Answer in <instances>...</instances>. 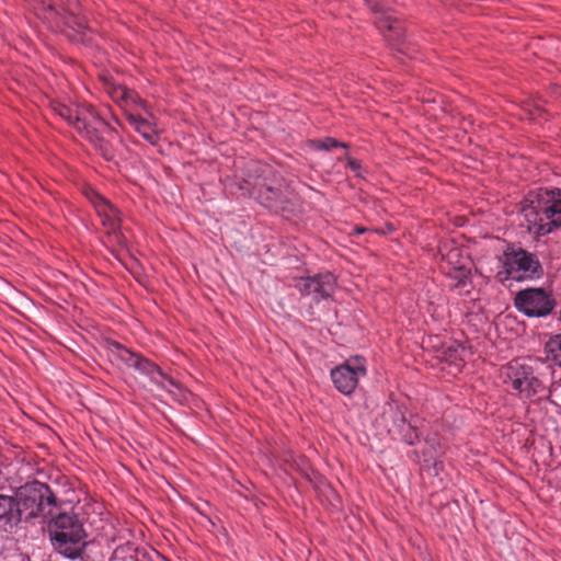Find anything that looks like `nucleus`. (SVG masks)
Returning a JSON list of instances; mask_svg holds the SVG:
<instances>
[{
	"label": "nucleus",
	"instance_id": "1",
	"mask_svg": "<svg viewBox=\"0 0 561 561\" xmlns=\"http://www.w3.org/2000/svg\"><path fill=\"white\" fill-rule=\"evenodd\" d=\"M51 108L90 141L106 160L114 158V149L110 141L104 138V135L110 137L115 133V129L93 106L89 104L67 105L57 102L51 105Z\"/></svg>",
	"mask_w": 561,
	"mask_h": 561
},
{
	"label": "nucleus",
	"instance_id": "2",
	"mask_svg": "<svg viewBox=\"0 0 561 561\" xmlns=\"http://www.w3.org/2000/svg\"><path fill=\"white\" fill-rule=\"evenodd\" d=\"M522 213L529 231L541 236L550 233L561 225V190L540 188L530 193Z\"/></svg>",
	"mask_w": 561,
	"mask_h": 561
},
{
	"label": "nucleus",
	"instance_id": "3",
	"mask_svg": "<svg viewBox=\"0 0 561 561\" xmlns=\"http://www.w3.org/2000/svg\"><path fill=\"white\" fill-rule=\"evenodd\" d=\"M48 533L55 549L67 558L76 559L82 553L84 530L76 515L60 513L50 516Z\"/></svg>",
	"mask_w": 561,
	"mask_h": 561
},
{
	"label": "nucleus",
	"instance_id": "4",
	"mask_svg": "<svg viewBox=\"0 0 561 561\" xmlns=\"http://www.w3.org/2000/svg\"><path fill=\"white\" fill-rule=\"evenodd\" d=\"M13 499L21 511L22 523L39 516H53V510L57 507V499L50 488L38 481L20 486Z\"/></svg>",
	"mask_w": 561,
	"mask_h": 561
},
{
	"label": "nucleus",
	"instance_id": "5",
	"mask_svg": "<svg viewBox=\"0 0 561 561\" xmlns=\"http://www.w3.org/2000/svg\"><path fill=\"white\" fill-rule=\"evenodd\" d=\"M503 382L523 399H531L546 393V381L536 369L524 362L512 360L502 371Z\"/></svg>",
	"mask_w": 561,
	"mask_h": 561
},
{
	"label": "nucleus",
	"instance_id": "6",
	"mask_svg": "<svg viewBox=\"0 0 561 561\" xmlns=\"http://www.w3.org/2000/svg\"><path fill=\"white\" fill-rule=\"evenodd\" d=\"M541 272L540 263L534 254L512 247L504 252L497 277L501 282L524 280L539 277Z\"/></svg>",
	"mask_w": 561,
	"mask_h": 561
},
{
	"label": "nucleus",
	"instance_id": "7",
	"mask_svg": "<svg viewBox=\"0 0 561 561\" xmlns=\"http://www.w3.org/2000/svg\"><path fill=\"white\" fill-rule=\"evenodd\" d=\"M256 198L273 211L288 210L294 205L296 194L293 187L282 178L265 179L254 185Z\"/></svg>",
	"mask_w": 561,
	"mask_h": 561
},
{
	"label": "nucleus",
	"instance_id": "8",
	"mask_svg": "<svg viewBox=\"0 0 561 561\" xmlns=\"http://www.w3.org/2000/svg\"><path fill=\"white\" fill-rule=\"evenodd\" d=\"M87 196L101 218V222L106 230L110 242L118 245H125V237L119 230L121 218L118 210L94 190H89L87 192Z\"/></svg>",
	"mask_w": 561,
	"mask_h": 561
},
{
	"label": "nucleus",
	"instance_id": "9",
	"mask_svg": "<svg viewBox=\"0 0 561 561\" xmlns=\"http://www.w3.org/2000/svg\"><path fill=\"white\" fill-rule=\"evenodd\" d=\"M516 308L528 317H545L554 308V300L543 288H525L514 299Z\"/></svg>",
	"mask_w": 561,
	"mask_h": 561
},
{
	"label": "nucleus",
	"instance_id": "10",
	"mask_svg": "<svg viewBox=\"0 0 561 561\" xmlns=\"http://www.w3.org/2000/svg\"><path fill=\"white\" fill-rule=\"evenodd\" d=\"M365 360L354 357L331 370L335 388L343 394H351L357 387L358 379L366 375Z\"/></svg>",
	"mask_w": 561,
	"mask_h": 561
},
{
	"label": "nucleus",
	"instance_id": "11",
	"mask_svg": "<svg viewBox=\"0 0 561 561\" xmlns=\"http://www.w3.org/2000/svg\"><path fill=\"white\" fill-rule=\"evenodd\" d=\"M295 288L301 295H313L314 300L327 299L332 296L336 286V279L331 273H320L313 276L296 279Z\"/></svg>",
	"mask_w": 561,
	"mask_h": 561
},
{
	"label": "nucleus",
	"instance_id": "12",
	"mask_svg": "<svg viewBox=\"0 0 561 561\" xmlns=\"http://www.w3.org/2000/svg\"><path fill=\"white\" fill-rule=\"evenodd\" d=\"M21 523V511L13 496L0 494V533H13Z\"/></svg>",
	"mask_w": 561,
	"mask_h": 561
},
{
	"label": "nucleus",
	"instance_id": "13",
	"mask_svg": "<svg viewBox=\"0 0 561 561\" xmlns=\"http://www.w3.org/2000/svg\"><path fill=\"white\" fill-rule=\"evenodd\" d=\"M378 28L385 33V37L388 41H396L398 47V50L403 54H409L408 47H404V43L401 42V37L403 36L402 27L400 22L390 16V15H383L380 18V20L377 22Z\"/></svg>",
	"mask_w": 561,
	"mask_h": 561
},
{
	"label": "nucleus",
	"instance_id": "14",
	"mask_svg": "<svg viewBox=\"0 0 561 561\" xmlns=\"http://www.w3.org/2000/svg\"><path fill=\"white\" fill-rule=\"evenodd\" d=\"M106 350L110 359L121 368H131L138 354L116 341L107 342Z\"/></svg>",
	"mask_w": 561,
	"mask_h": 561
},
{
	"label": "nucleus",
	"instance_id": "15",
	"mask_svg": "<svg viewBox=\"0 0 561 561\" xmlns=\"http://www.w3.org/2000/svg\"><path fill=\"white\" fill-rule=\"evenodd\" d=\"M127 119L134 129L139 133L151 145L157 144L158 134L147 119L131 114L128 115Z\"/></svg>",
	"mask_w": 561,
	"mask_h": 561
},
{
	"label": "nucleus",
	"instance_id": "16",
	"mask_svg": "<svg viewBox=\"0 0 561 561\" xmlns=\"http://www.w3.org/2000/svg\"><path fill=\"white\" fill-rule=\"evenodd\" d=\"M394 424L405 443L413 445L415 440H417L419 433L416 428L411 423L407 422L404 414L400 410L396 411Z\"/></svg>",
	"mask_w": 561,
	"mask_h": 561
},
{
	"label": "nucleus",
	"instance_id": "17",
	"mask_svg": "<svg viewBox=\"0 0 561 561\" xmlns=\"http://www.w3.org/2000/svg\"><path fill=\"white\" fill-rule=\"evenodd\" d=\"M131 368L141 375L148 376L151 381L161 376V369L150 359L140 354H137Z\"/></svg>",
	"mask_w": 561,
	"mask_h": 561
},
{
	"label": "nucleus",
	"instance_id": "18",
	"mask_svg": "<svg viewBox=\"0 0 561 561\" xmlns=\"http://www.w3.org/2000/svg\"><path fill=\"white\" fill-rule=\"evenodd\" d=\"M551 360L561 367V334L552 336L546 344Z\"/></svg>",
	"mask_w": 561,
	"mask_h": 561
},
{
	"label": "nucleus",
	"instance_id": "19",
	"mask_svg": "<svg viewBox=\"0 0 561 561\" xmlns=\"http://www.w3.org/2000/svg\"><path fill=\"white\" fill-rule=\"evenodd\" d=\"M449 275L456 282V288H463L469 284L470 271L465 265L455 266Z\"/></svg>",
	"mask_w": 561,
	"mask_h": 561
},
{
	"label": "nucleus",
	"instance_id": "20",
	"mask_svg": "<svg viewBox=\"0 0 561 561\" xmlns=\"http://www.w3.org/2000/svg\"><path fill=\"white\" fill-rule=\"evenodd\" d=\"M312 148L317 150L331 151L334 148H347L348 145L332 137L311 141Z\"/></svg>",
	"mask_w": 561,
	"mask_h": 561
},
{
	"label": "nucleus",
	"instance_id": "21",
	"mask_svg": "<svg viewBox=\"0 0 561 561\" xmlns=\"http://www.w3.org/2000/svg\"><path fill=\"white\" fill-rule=\"evenodd\" d=\"M60 19L66 26L77 30L78 32H82L87 27L85 20L75 15L73 13H66L60 15Z\"/></svg>",
	"mask_w": 561,
	"mask_h": 561
},
{
	"label": "nucleus",
	"instance_id": "22",
	"mask_svg": "<svg viewBox=\"0 0 561 561\" xmlns=\"http://www.w3.org/2000/svg\"><path fill=\"white\" fill-rule=\"evenodd\" d=\"M108 93L114 101H128L134 99V93L124 85H113Z\"/></svg>",
	"mask_w": 561,
	"mask_h": 561
},
{
	"label": "nucleus",
	"instance_id": "23",
	"mask_svg": "<svg viewBox=\"0 0 561 561\" xmlns=\"http://www.w3.org/2000/svg\"><path fill=\"white\" fill-rule=\"evenodd\" d=\"M152 382L169 392H172V388H178L176 382L171 377L164 375L162 371L161 376H159Z\"/></svg>",
	"mask_w": 561,
	"mask_h": 561
},
{
	"label": "nucleus",
	"instance_id": "24",
	"mask_svg": "<svg viewBox=\"0 0 561 561\" xmlns=\"http://www.w3.org/2000/svg\"><path fill=\"white\" fill-rule=\"evenodd\" d=\"M344 159L347 161L348 168L355 173L356 176L364 178L365 170L358 160L353 159L348 154H345Z\"/></svg>",
	"mask_w": 561,
	"mask_h": 561
},
{
	"label": "nucleus",
	"instance_id": "25",
	"mask_svg": "<svg viewBox=\"0 0 561 561\" xmlns=\"http://www.w3.org/2000/svg\"><path fill=\"white\" fill-rule=\"evenodd\" d=\"M48 11L49 15L46 16L47 19L51 18L53 15H60V13L51 4L48 5Z\"/></svg>",
	"mask_w": 561,
	"mask_h": 561
},
{
	"label": "nucleus",
	"instance_id": "26",
	"mask_svg": "<svg viewBox=\"0 0 561 561\" xmlns=\"http://www.w3.org/2000/svg\"><path fill=\"white\" fill-rule=\"evenodd\" d=\"M456 255H458V250H455V251L450 252L448 257L450 260L453 256H456Z\"/></svg>",
	"mask_w": 561,
	"mask_h": 561
},
{
	"label": "nucleus",
	"instance_id": "27",
	"mask_svg": "<svg viewBox=\"0 0 561 561\" xmlns=\"http://www.w3.org/2000/svg\"><path fill=\"white\" fill-rule=\"evenodd\" d=\"M356 231H357L358 233H363V232L365 231V229H364V228H357V229H356Z\"/></svg>",
	"mask_w": 561,
	"mask_h": 561
}]
</instances>
